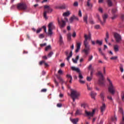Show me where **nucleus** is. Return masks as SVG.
Listing matches in <instances>:
<instances>
[{
	"label": "nucleus",
	"mask_w": 124,
	"mask_h": 124,
	"mask_svg": "<svg viewBox=\"0 0 124 124\" xmlns=\"http://www.w3.org/2000/svg\"><path fill=\"white\" fill-rule=\"evenodd\" d=\"M85 40L84 41V45L85 48L83 49V51L85 53V55L89 54V51H90V46H89V42H88V39L91 38V36H87V34L84 35Z\"/></svg>",
	"instance_id": "1"
},
{
	"label": "nucleus",
	"mask_w": 124,
	"mask_h": 124,
	"mask_svg": "<svg viewBox=\"0 0 124 124\" xmlns=\"http://www.w3.org/2000/svg\"><path fill=\"white\" fill-rule=\"evenodd\" d=\"M107 80L108 81V92L112 95L115 94L116 93V86H114L113 83L111 81V80L109 78H107Z\"/></svg>",
	"instance_id": "2"
},
{
	"label": "nucleus",
	"mask_w": 124,
	"mask_h": 124,
	"mask_svg": "<svg viewBox=\"0 0 124 124\" xmlns=\"http://www.w3.org/2000/svg\"><path fill=\"white\" fill-rule=\"evenodd\" d=\"M44 14L43 16L45 19H48L47 17V14H50V13H52L53 12V9L50 7V6H48L47 5H46L44 6Z\"/></svg>",
	"instance_id": "3"
},
{
	"label": "nucleus",
	"mask_w": 124,
	"mask_h": 124,
	"mask_svg": "<svg viewBox=\"0 0 124 124\" xmlns=\"http://www.w3.org/2000/svg\"><path fill=\"white\" fill-rule=\"evenodd\" d=\"M98 75L100 77L99 79V84L101 86H104V78L103 76V74L100 71L98 72Z\"/></svg>",
	"instance_id": "4"
},
{
	"label": "nucleus",
	"mask_w": 124,
	"mask_h": 124,
	"mask_svg": "<svg viewBox=\"0 0 124 124\" xmlns=\"http://www.w3.org/2000/svg\"><path fill=\"white\" fill-rule=\"evenodd\" d=\"M80 92H78L77 90H72L71 92V97H75L78 98L80 96Z\"/></svg>",
	"instance_id": "5"
},
{
	"label": "nucleus",
	"mask_w": 124,
	"mask_h": 124,
	"mask_svg": "<svg viewBox=\"0 0 124 124\" xmlns=\"http://www.w3.org/2000/svg\"><path fill=\"white\" fill-rule=\"evenodd\" d=\"M17 8L19 10H26L27 5L24 3H20L17 5Z\"/></svg>",
	"instance_id": "6"
},
{
	"label": "nucleus",
	"mask_w": 124,
	"mask_h": 124,
	"mask_svg": "<svg viewBox=\"0 0 124 124\" xmlns=\"http://www.w3.org/2000/svg\"><path fill=\"white\" fill-rule=\"evenodd\" d=\"M114 37L117 43H120L122 41V36L120 34L114 33Z\"/></svg>",
	"instance_id": "7"
},
{
	"label": "nucleus",
	"mask_w": 124,
	"mask_h": 124,
	"mask_svg": "<svg viewBox=\"0 0 124 124\" xmlns=\"http://www.w3.org/2000/svg\"><path fill=\"white\" fill-rule=\"evenodd\" d=\"M48 34L49 35H52L53 34V32L52 31V30L55 29V26L53 25V23L50 22L49 23L48 25Z\"/></svg>",
	"instance_id": "8"
},
{
	"label": "nucleus",
	"mask_w": 124,
	"mask_h": 124,
	"mask_svg": "<svg viewBox=\"0 0 124 124\" xmlns=\"http://www.w3.org/2000/svg\"><path fill=\"white\" fill-rule=\"evenodd\" d=\"M97 16L98 19L100 22L101 25H104V24H105V22H106V19L108 18V15L107 14H105L104 16H103V22L101 21V20H100L99 16L97 15Z\"/></svg>",
	"instance_id": "9"
},
{
	"label": "nucleus",
	"mask_w": 124,
	"mask_h": 124,
	"mask_svg": "<svg viewBox=\"0 0 124 124\" xmlns=\"http://www.w3.org/2000/svg\"><path fill=\"white\" fill-rule=\"evenodd\" d=\"M95 112L94 109H93L92 112L88 111L87 110H85V115L87 117H93V115Z\"/></svg>",
	"instance_id": "10"
},
{
	"label": "nucleus",
	"mask_w": 124,
	"mask_h": 124,
	"mask_svg": "<svg viewBox=\"0 0 124 124\" xmlns=\"http://www.w3.org/2000/svg\"><path fill=\"white\" fill-rule=\"evenodd\" d=\"M78 73V78L79 79V83H80V84H85V83H86V81H85L84 80H82V79H83V78H84V77H83V75H82V73L81 72V71H79Z\"/></svg>",
	"instance_id": "11"
},
{
	"label": "nucleus",
	"mask_w": 124,
	"mask_h": 124,
	"mask_svg": "<svg viewBox=\"0 0 124 124\" xmlns=\"http://www.w3.org/2000/svg\"><path fill=\"white\" fill-rule=\"evenodd\" d=\"M58 23L59 24L60 26L61 29H62L65 27V25H66V23H65V21L63 20H62L61 21H60L59 20H58Z\"/></svg>",
	"instance_id": "12"
},
{
	"label": "nucleus",
	"mask_w": 124,
	"mask_h": 124,
	"mask_svg": "<svg viewBox=\"0 0 124 124\" xmlns=\"http://www.w3.org/2000/svg\"><path fill=\"white\" fill-rule=\"evenodd\" d=\"M65 54L66 56H67L66 60L68 62H69V60H70V58L72 57V51H71L70 52L69 55H68V51H66L65 52Z\"/></svg>",
	"instance_id": "13"
},
{
	"label": "nucleus",
	"mask_w": 124,
	"mask_h": 124,
	"mask_svg": "<svg viewBox=\"0 0 124 124\" xmlns=\"http://www.w3.org/2000/svg\"><path fill=\"white\" fill-rule=\"evenodd\" d=\"M119 112L122 114V121L120 123V124H124V110L122 108H119Z\"/></svg>",
	"instance_id": "14"
},
{
	"label": "nucleus",
	"mask_w": 124,
	"mask_h": 124,
	"mask_svg": "<svg viewBox=\"0 0 124 124\" xmlns=\"http://www.w3.org/2000/svg\"><path fill=\"white\" fill-rule=\"evenodd\" d=\"M81 45H82L81 42H79L77 43V48L75 51L76 53H78V52H79V50H80Z\"/></svg>",
	"instance_id": "15"
},
{
	"label": "nucleus",
	"mask_w": 124,
	"mask_h": 124,
	"mask_svg": "<svg viewBox=\"0 0 124 124\" xmlns=\"http://www.w3.org/2000/svg\"><path fill=\"white\" fill-rule=\"evenodd\" d=\"M70 121L73 123V124H77L79 122V118L72 119L70 118Z\"/></svg>",
	"instance_id": "16"
},
{
	"label": "nucleus",
	"mask_w": 124,
	"mask_h": 124,
	"mask_svg": "<svg viewBox=\"0 0 124 124\" xmlns=\"http://www.w3.org/2000/svg\"><path fill=\"white\" fill-rule=\"evenodd\" d=\"M101 113H103L104 111H105V109H106V105H105V103L102 104V106H101Z\"/></svg>",
	"instance_id": "17"
},
{
	"label": "nucleus",
	"mask_w": 124,
	"mask_h": 124,
	"mask_svg": "<svg viewBox=\"0 0 124 124\" xmlns=\"http://www.w3.org/2000/svg\"><path fill=\"white\" fill-rule=\"evenodd\" d=\"M98 51H99V53H100V54L102 56H103V57H104V59H105V60H106V57H105V54H104V53H103V52H102V50L101 48H98Z\"/></svg>",
	"instance_id": "18"
},
{
	"label": "nucleus",
	"mask_w": 124,
	"mask_h": 124,
	"mask_svg": "<svg viewBox=\"0 0 124 124\" xmlns=\"http://www.w3.org/2000/svg\"><path fill=\"white\" fill-rule=\"evenodd\" d=\"M91 96L92 98H93V99H94L95 96H96V93L93 92V91L91 92Z\"/></svg>",
	"instance_id": "19"
},
{
	"label": "nucleus",
	"mask_w": 124,
	"mask_h": 124,
	"mask_svg": "<svg viewBox=\"0 0 124 124\" xmlns=\"http://www.w3.org/2000/svg\"><path fill=\"white\" fill-rule=\"evenodd\" d=\"M71 69H72L73 70V71H77V72L79 73L80 71V69H79V68H76L74 66H72L71 67Z\"/></svg>",
	"instance_id": "20"
},
{
	"label": "nucleus",
	"mask_w": 124,
	"mask_h": 124,
	"mask_svg": "<svg viewBox=\"0 0 124 124\" xmlns=\"http://www.w3.org/2000/svg\"><path fill=\"white\" fill-rule=\"evenodd\" d=\"M79 55H78L77 56L75 59L73 58L72 59L74 63H77V62H78V60H79Z\"/></svg>",
	"instance_id": "21"
},
{
	"label": "nucleus",
	"mask_w": 124,
	"mask_h": 124,
	"mask_svg": "<svg viewBox=\"0 0 124 124\" xmlns=\"http://www.w3.org/2000/svg\"><path fill=\"white\" fill-rule=\"evenodd\" d=\"M59 43L60 45H62V44H63V40H62V35H60Z\"/></svg>",
	"instance_id": "22"
},
{
	"label": "nucleus",
	"mask_w": 124,
	"mask_h": 124,
	"mask_svg": "<svg viewBox=\"0 0 124 124\" xmlns=\"http://www.w3.org/2000/svg\"><path fill=\"white\" fill-rule=\"evenodd\" d=\"M107 2L109 7L112 6L113 2H112V0H107Z\"/></svg>",
	"instance_id": "23"
},
{
	"label": "nucleus",
	"mask_w": 124,
	"mask_h": 124,
	"mask_svg": "<svg viewBox=\"0 0 124 124\" xmlns=\"http://www.w3.org/2000/svg\"><path fill=\"white\" fill-rule=\"evenodd\" d=\"M108 39H109V33H108V32H107L106 34V37L105 38V41L106 43H108Z\"/></svg>",
	"instance_id": "24"
},
{
	"label": "nucleus",
	"mask_w": 124,
	"mask_h": 124,
	"mask_svg": "<svg viewBox=\"0 0 124 124\" xmlns=\"http://www.w3.org/2000/svg\"><path fill=\"white\" fill-rule=\"evenodd\" d=\"M83 21L85 24H88V15H86L83 16Z\"/></svg>",
	"instance_id": "25"
},
{
	"label": "nucleus",
	"mask_w": 124,
	"mask_h": 124,
	"mask_svg": "<svg viewBox=\"0 0 124 124\" xmlns=\"http://www.w3.org/2000/svg\"><path fill=\"white\" fill-rule=\"evenodd\" d=\"M57 78V79H58V80L60 81V83H63V82H64L63 81V79H62V77H61V76H59V75H56Z\"/></svg>",
	"instance_id": "26"
},
{
	"label": "nucleus",
	"mask_w": 124,
	"mask_h": 124,
	"mask_svg": "<svg viewBox=\"0 0 124 124\" xmlns=\"http://www.w3.org/2000/svg\"><path fill=\"white\" fill-rule=\"evenodd\" d=\"M100 96L101 99H102V100H103V101H104V97H105V93L104 92H102L100 93Z\"/></svg>",
	"instance_id": "27"
},
{
	"label": "nucleus",
	"mask_w": 124,
	"mask_h": 124,
	"mask_svg": "<svg viewBox=\"0 0 124 124\" xmlns=\"http://www.w3.org/2000/svg\"><path fill=\"white\" fill-rule=\"evenodd\" d=\"M113 49H114V50L115 52H118V51H119V46H118V45H114Z\"/></svg>",
	"instance_id": "28"
},
{
	"label": "nucleus",
	"mask_w": 124,
	"mask_h": 124,
	"mask_svg": "<svg viewBox=\"0 0 124 124\" xmlns=\"http://www.w3.org/2000/svg\"><path fill=\"white\" fill-rule=\"evenodd\" d=\"M82 114V111L81 110L78 109L77 110L75 115L78 116V115H81Z\"/></svg>",
	"instance_id": "29"
},
{
	"label": "nucleus",
	"mask_w": 124,
	"mask_h": 124,
	"mask_svg": "<svg viewBox=\"0 0 124 124\" xmlns=\"http://www.w3.org/2000/svg\"><path fill=\"white\" fill-rule=\"evenodd\" d=\"M67 36L68 41H70V40H71V34L70 33H69L68 34H67Z\"/></svg>",
	"instance_id": "30"
},
{
	"label": "nucleus",
	"mask_w": 124,
	"mask_h": 124,
	"mask_svg": "<svg viewBox=\"0 0 124 124\" xmlns=\"http://www.w3.org/2000/svg\"><path fill=\"white\" fill-rule=\"evenodd\" d=\"M70 15V13L69 12H66L63 14V16H69Z\"/></svg>",
	"instance_id": "31"
},
{
	"label": "nucleus",
	"mask_w": 124,
	"mask_h": 124,
	"mask_svg": "<svg viewBox=\"0 0 124 124\" xmlns=\"http://www.w3.org/2000/svg\"><path fill=\"white\" fill-rule=\"evenodd\" d=\"M96 44H98V45H100V46H101V45H102V41H99L97 40L96 41Z\"/></svg>",
	"instance_id": "32"
},
{
	"label": "nucleus",
	"mask_w": 124,
	"mask_h": 124,
	"mask_svg": "<svg viewBox=\"0 0 124 124\" xmlns=\"http://www.w3.org/2000/svg\"><path fill=\"white\" fill-rule=\"evenodd\" d=\"M120 70L121 72H122V73L124 72V68L123 67L122 64H120Z\"/></svg>",
	"instance_id": "33"
},
{
	"label": "nucleus",
	"mask_w": 124,
	"mask_h": 124,
	"mask_svg": "<svg viewBox=\"0 0 124 124\" xmlns=\"http://www.w3.org/2000/svg\"><path fill=\"white\" fill-rule=\"evenodd\" d=\"M121 99L122 101H124V92H122L121 93Z\"/></svg>",
	"instance_id": "34"
},
{
	"label": "nucleus",
	"mask_w": 124,
	"mask_h": 124,
	"mask_svg": "<svg viewBox=\"0 0 124 124\" xmlns=\"http://www.w3.org/2000/svg\"><path fill=\"white\" fill-rule=\"evenodd\" d=\"M117 9L113 8L112 10V14H115V13H117Z\"/></svg>",
	"instance_id": "35"
},
{
	"label": "nucleus",
	"mask_w": 124,
	"mask_h": 124,
	"mask_svg": "<svg viewBox=\"0 0 124 124\" xmlns=\"http://www.w3.org/2000/svg\"><path fill=\"white\" fill-rule=\"evenodd\" d=\"M69 21H70V23H73V21H74V16L70 18Z\"/></svg>",
	"instance_id": "36"
},
{
	"label": "nucleus",
	"mask_w": 124,
	"mask_h": 124,
	"mask_svg": "<svg viewBox=\"0 0 124 124\" xmlns=\"http://www.w3.org/2000/svg\"><path fill=\"white\" fill-rule=\"evenodd\" d=\"M88 70H93V66H92V64H90L88 67Z\"/></svg>",
	"instance_id": "37"
},
{
	"label": "nucleus",
	"mask_w": 124,
	"mask_h": 124,
	"mask_svg": "<svg viewBox=\"0 0 124 124\" xmlns=\"http://www.w3.org/2000/svg\"><path fill=\"white\" fill-rule=\"evenodd\" d=\"M51 49V45H48L46 47V51H48V50H50Z\"/></svg>",
	"instance_id": "38"
},
{
	"label": "nucleus",
	"mask_w": 124,
	"mask_h": 124,
	"mask_svg": "<svg viewBox=\"0 0 124 124\" xmlns=\"http://www.w3.org/2000/svg\"><path fill=\"white\" fill-rule=\"evenodd\" d=\"M87 5L88 6V7H92V6H93L92 4L90 3V1H87Z\"/></svg>",
	"instance_id": "39"
},
{
	"label": "nucleus",
	"mask_w": 124,
	"mask_h": 124,
	"mask_svg": "<svg viewBox=\"0 0 124 124\" xmlns=\"http://www.w3.org/2000/svg\"><path fill=\"white\" fill-rule=\"evenodd\" d=\"M118 59L117 56H114L111 58H110V60H113V61H116Z\"/></svg>",
	"instance_id": "40"
},
{
	"label": "nucleus",
	"mask_w": 124,
	"mask_h": 124,
	"mask_svg": "<svg viewBox=\"0 0 124 124\" xmlns=\"http://www.w3.org/2000/svg\"><path fill=\"white\" fill-rule=\"evenodd\" d=\"M60 8H61L62 9H65V8H66V5H62L60 7Z\"/></svg>",
	"instance_id": "41"
},
{
	"label": "nucleus",
	"mask_w": 124,
	"mask_h": 124,
	"mask_svg": "<svg viewBox=\"0 0 124 124\" xmlns=\"http://www.w3.org/2000/svg\"><path fill=\"white\" fill-rule=\"evenodd\" d=\"M113 16L111 17L112 20H115L117 18V15L115 14H112Z\"/></svg>",
	"instance_id": "42"
},
{
	"label": "nucleus",
	"mask_w": 124,
	"mask_h": 124,
	"mask_svg": "<svg viewBox=\"0 0 124 124\" xmlns=\"http://www.w3.org/2000/svg\"><path fill=\"white\" fill-rule=\"evenodd\" d=\"M42 31V28H39L37 29V30L36 31V33H39L40 31Z\"/></svg>",
	"instance_id": "43"
},
{
	"label": "nucleus",
	"mask_w": 124,
	"mask_h": 124,
	"mask_svg": "<svg viewBox=\"0 0 124 124\" xmlns=\"http://www.w3.org/2000/svg\"><path fill=\"white\" fill-rule=\"evenodd\" d=\"M93 58V55L89 56V59H88L89 62H91V61H92Z\"/></svg>",
	"instance_id": "44"
},
{
	"label": "nucleus",
	"mask_w": 124,
	"mask_h": 124,
	"mask_svg": "<svg viewBox=\"0 0 124 124\" xmlns=\"http://www.w3.org/2000/svg\"><path fill=\"white\" fill-rule=\"evenodd\" d=\"M43 63H45V61L43 60L39 62V65H42V64H43Z\"/></svg>",
	"instance_id": "45"
},
{
	"label": "nucleus",
	"mask_w": 124,
	"mask_h": 124,
	"mask_svg": "<svg viewBox=\"0 0 124 124\" xmlns=\"http://www.w3.org/2000/svg\"><path fill=\"white\" fill-rule=\"evenodd\" d=\"M86 106H87V105L86 103L81 104V107H83V108H86Z\"/></svg>",
	"instance_id": "46"
},
{
	"label": "nucleus",
	"mask_w": 124,
	"mask_h": 124,
	"mask_svg": "<svg viewBox=\"0 0 124 124\" xmlns=\"http://www.w3.org/2000/svg\"><path fill=\"white\" fill-rule=\"evenodd\" d=\"M78 16H79V17H82V12L81 11V10H79Z\"/></svg>",
	"instance_id": "47"
},
{
	"label": "nucleus",
	"mask_w": 124,
	"mask_h": 124,
	"mask_svg": "<svg viewBox=\"0 0 124 124\" xmlns=\"http://www.w3.org/2000/svg\"><path fill=\"white\" fill-rule=\"evenodd\" d=\"M74 19L75 21H79V18L76 16H74Z\"/></svg>",
	"instance_id": "48"
},
{
	"label": "nucleus",
	"mask_w": 124,
	"mask_h": 124,
	"mask_svg": "<svg viewBox=\"0 0 124 124\" xmlns=\"http://www.w3.org/2000/svg\"><path fill=\"white\" fill-rule=\"evenodd\" d=\"M66 77L67 78H68V79H72V77L70 75H66Z\"/></svg>",
	"instance_id": "49"
},
{
	"label": "nucleus",
	"mask_w": 124,
	"mask_h": 124,
	"mask_svg": "<svg viewBox=\"0 0 124 124\" xmlns=\"http://www.w3.org/2000/svg\"><path fill=\"white\" fill-rule=\"evenodd\" d=\"M92 77H87V81H89V82L92 81Z\"/></svg>",
	"instance_id": "50"
},
{
	"label": "nucleus",
	"mask_w": 124,
	"mask_h": 124,
	"mask_svg": "<svg viewBox=\"0 0 124 124\" xmlns=\"http://www.w3.org/2000/svg\"><path fill=\"white\" fill-rule=\"evenodd\" d=\"M53 52L51 51L48 54V57H49V58H51V57H52V55H53Z\"/></svg>",
	"instance_id": "51"
},
{
	"label": "nucleus",
	"mask_w": 124,
	"mask_h": 124,
	"mask_svg": "<svg viewBox=\"0 0 124 124\" xmlns=\"http://www.w3.org/2000/svg\"><path fill=\"white\" fill-rule=\"evenodd\" d=\"M108 99H109V100H110V101H112L113 100V98H112V96H108Z\"/></svg>",
	"instance_id": "52"
},
{
	"label": "nucleus",
	"mask_w": 124,
	"mask_h": 124,
	"mask_svg": "<svg viewBox=\"0 0 124 124\" xmlns=\"http://www.w3.org/2000/svg\"><path fill=\"white\" fill-rule=\"evenodd\" d=\"M54 83H55L56 86H57V87H58L59 86V82H58V81H57V80L54 79Z\"/></svg>",
	"instance_id": "53"
},
{
	"label": "nucleus",
	"mask_w": 124,
	"mask_h": 124,
	"mask_svg": "<svg viewBox=\"0 0 124 124\" xmlns=\"http://www.w3.org/2000/svg\"><path fill=\"white\" fill-rule=\"evenodd\" d=\"M58 74H60V75H62V71L61 69H60L58 72Z\"/></svg>",
	"instance_id": "54"
},
{
	"label": "nucleus",
	"mask_w": 124,
	"mask_h": 124,
	"mask_svg": "<svg viewBox=\"0 0 124 124\" xmlns=\"http://www.w3.org/2000/svg\"><path fill=\"white\" fill-rule=\"evenodd\" d=\"M87 89L88 90V91H92V90H93V88L90 87L89 86V85L87 84Z\"/></svg>",
	"instance_id": "55"
},
{
	"label": "nucleus",
	"mask_w": 124,
	"mask_h": 124,
	"mask_svg": "<svg viewBox=\"0 0 124 124\" xmlns=\"http://www.w3.org/2000/svg\"><path fill=\"white\" fill-rule=\"evenodd\" d=\"M95 29H96L97 30H98L100 28V26L99 25H97L95 26Z\"/></svg>",
	"instance_id": "56"
},
{
	"label": "nucleus",
	"mask_w": 124,
	"mask_h": 124,
	"mask_svg": "<svg viewBox=\"0 0 124 124\" xmlns=\"http://www.w3.org/2000/svg\"><path fill=\"white\" fill-rule=\"evenodd\" d=\"M39 38H44V34H40Z\"/></svg>",
	"instance_id": "57"
},
{
	"label": "nucleus",
	"mask_w": 124,
	"mask_h": 124,
	"mask_svg": "<svg viewBox=\"0 0 124 124\" xmlns=\"http://www.w3.org/2000/svg\"><path fill=\"white\" fill-rule=\"evenodd\" d=\"M98 11L101 12V13H102L103 12V10H102V8H99Z\"/></svg>",
	"instance_id": "58"
},
{
	"label": "nucleus",
	"mask_w": 124,
	"mask_h": 124,
	"mask_svg": "<svg viewBox=\"0 0 124 124\" xmlns=\"http://www.w3.org/2000/svg\"><path fill=\"white\" fill-rule=\"evenodd\" d=\"M42 93H46L47 92V90L46 89H42L41 90Z\"/></svg>",
	"instance_id": "59"
},
{
	"label": "nucleus",
	"mask_w": 124,
	"mask_h": 124,
	"mask_svg": "<svg viewBox=\"0 0 124 124\" xmlns=\"http://www.w3.org/2000/svg\"><path fill=\"white\" fill-rule=\"evenodd\" d=\"M57 107H62V104H57Z\"/></svg>",
	"instance_id": "60"
},
{
	"label": "nucleus",
	"mask_w": 124,
	"mask_h": 124,
	"mask_svg": "<svg viewBox=\"0 0 124 124\" xmlns=\"http://www.w3.org/2000/svg\"><path fill=\"white\" fill-rule=\"evenodd\" d=\"M74 6H78V2H75L74 3Z\"/></svg>",
	"instance_id": "61"
},
{
	"label": "nucleus",
	"mask_w": 124,
	"mask_h": 124,
	"mask_svg": "<svg viewBox=\"0 0 124 124\" xmlns=\"http://www.w3.org/2000/svg\"><path fill=\"white\" fill-rule=\"evenodd\" d=\"M121 18L122 20L124 19V14H121Z\"/></svg>",
	"instance_id": "62"
},
{
	"label": "nucleus",
	"mask_w": 124,
	"mask_h": 124,
	"mask_svg": "<svg viewBox=\"0 0 124 124\" xmlns=\"http://www.w3.org/2000/svg\"><path fill=\"white\" fill-rule=\"evenodd\" d=\"M73 37H76V32H74L72 34Z\"/></svg>",
	"instance_id": "63"
},
{
	"label": "nucleus",
	"mask_w": 124,
	"mask_h": 124,
	"mask_svg": "<svg viewBox=\"0 0 124 124\" xmlns=\"http://www.w3.org/2000/svg\"><path fill=\"white\" fill-rule=\"evenodd\" d=\"M112 121H117V117H114L111 118Z\"/></svg>",
	"instance_id": "64"
}]
</instances>
